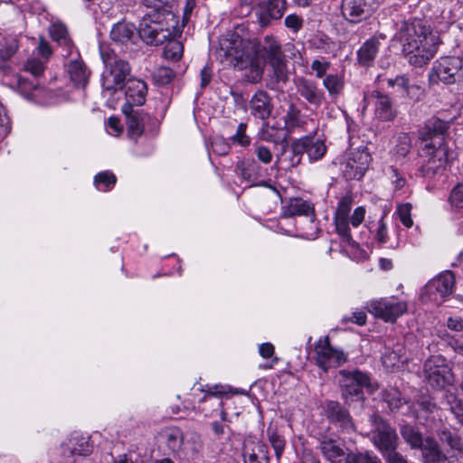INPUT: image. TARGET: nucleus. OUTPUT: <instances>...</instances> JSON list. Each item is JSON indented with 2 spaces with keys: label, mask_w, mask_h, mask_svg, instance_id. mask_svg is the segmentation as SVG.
Masks as SVG:
<instances>
[{
  "label": "nucleus",
  "mask_w": 463,
  "mask_h": 463,
  "mask_svg": "<svg viewBox=\"0 0 463 463\" xmlns=\"http://www.w3.org/2000/svg\"><path fill=\"white\" fill-rule=\"evenodd\" d=\"M220 49L234 68L244 71L245 79L251 83L261 80L266 59L283 55L279 42L271 35L265 36L263 44L260 45L231 33L221 40Z\"/></svg>",
  "instance_id": "f257e3e1"
},
{
  "label": "nucleus",
  "mask_w": 463,
  "mask_h": 463,
  "mask_svg": "<svg viewBox=\"0 0 463 463\" xmlns=\"http://www.w3.org/2000/svg\"><path fill=\"white\" fill-rule=\"evenodd\" d=\"M450 121L441 119L438 117H431L426 122L421 132V137L425 141L421 148V156L426 157V167L429 171L436 172L445 166L452 157L443 137L438 140L430 141L433 137H444L449 128Z\"/></svg>",
  "instance_id": "f03ea898"
},
{
  "label": "nucleus",
  "mask_w": 463,
  "mask_h": 463,
  "mask_svg": "<svg viewBox=\"0 0 463 463\" xmlns=\"http://www.w3.org/2000/svg\"><path fill=\"white\" fill-rule=\"evenodd\" d=\"M402 52L410 64L426 65L437 52L436 37L420 24H412L402 38Z\"/></svg>",
  "instance_id": "7ed1b4c3"
},
{
  "label": "nucleus",
  "mask_w": 463,
  "mask_h": 463,
  "mask_svg": "<svg viewBox=\"0 0 463 463\" xmlns=\"http://www.w3.org/2000/svg\"><path fill=\"white\" fill-rule=\"evenodd\" d=\"M146 7L156 9L153 14H146L139 24L137 33L139 37L150 45H160L171 36L172 33L168 28L163 27V22L160 20L162 15H171L174 18V13L169 5L170 0H141Z\"/></svg>",
  "instance_id": "20e7f679"
},
{
  "label": "nucleus",
  "mask_w": 463,
  "mask_h": 463,
  "mask_svg": "<svg viewBox=\"0 0 463 463\" xmlns=\"http://www.w3.org/2000/svg\"><path fill=\"white\" fill-rule=\"evenodd\" d=\"M371 161L372 156L366 146H351L341 162L340 170L346 180H359L364 175Z\"/></svg>",
  "instance_id": "39448f33"
},
{
  "label": "nucleus",
  "mask_w": 463,
  "mask_h": 463,
  "mask_svg": "<svg viewBox=\"0 0 463 463\" xmlns=\"http://www.w3.org/2000/svg\"><path fill=\"white\" fill-rule=\"evenodd\" d=\"M462 67L463 60L460 57H441L434 61L429 73V80L432 84H454L463 77Z\"/></svg>",
  "instance_id": "423d86ee"
},
{
  "label": "nucleus",
  "mask_w": 463,
  "mask_h": 463,
  "mask_svg": "<svg viewBox=\"0 0 463 463\" xmlns=\"http://www.w3.org/2000/svg\"><path fill=\"white\" fill-rule=\"evenodd\" d=\"M104 63L109 68L108 74L102 76V88L106 90L116 92L123 90L127 77L130 75L131 67L129 63L122 59H112L109 54L101 52Z\"/></svg>",
  "instance_id": "0eeeda50"
},
{
  "label": "nucleus",
  "mask_w": 463,
  "mask_h": 463,
  "mask_svg": "<svg viewBox=\"0 0 463 463\" xmlns=\"http://www.w3.org/2000/svg\"><path fill=\"white\" fill-rule=\"evenodd\" d=\"M454 287V274L443 271L427 282L420 291V298L424 302L441 303L453 293Z\"/></svg>",
  "instance_id": "6e6552de"
},
{
  "label": "nucleus",
  "mask_w": 463,
  "mask_h": 463,
  "mask_svg": "<svg viewBox=\"0 0 463 463\" xmlns=\"http://www.w3.org/2000/svg\"><path fill=\"white\" fill-rule=\"evenodd\" d=\"M366 307L376 317L385 322L393 323L407 312L408 304L395 297H390L371 300L367 303Z\"/></svg>",
  "instance_id": "1a4fd4ad"
},
{
  "label": "nucleus",
  "mask_w": 463,
  "mask_h": 463,
  "mask_svg": "<svg viewBox=\"0 0 463 463\" xmlns=\"http://www.w3.org/2000/svg\"><path fill=\"white\" fill-rule=\"evenodd\" d=\"M370 421L373 426V443L380 450L382 455L395 450L398 446V436L395 430L376 414L370 417Z\"/></svg>",
  "instance_id": "9d476101"
},
{
  "label": "nucleus",
  "mask_w": 463,
  "mask_h": 463,
  "mask_svg": "<svg viewBox=\"0 0 463 463\" xmlns=\"http://www.w3.org/2000/svg\"><path fill=\"white\" fill-rule=\"evenodd\" d=\"M338 381L346 403L361 400L363 387L369 383L368 376L359 371H340Z\"/></svg>",
  "instance_id": "9b49d317"
},
{
  "label": "nucleus",
  "mask_w": 463,
  "mask_h": 463,
  "mask_svg": "<svg viewBox=\"0 0 463 463\" xmlns=\"http://www.w3.org/2000/svg\"><path fill=\"white\" fill-rule=\"evenodd\" d=\"M315 359L318 367L326 372L329 368L341 366L347 356L342 350L331 346L328 336H325L315 345Z\"/></svg>",
  "instance_id": "f8f14e48"
},
{
  "label": "nucleus",
  "mask_w": 463,
  "mask_h": 463,
  "mask_svg": "<svg viewBox=\"0 0 463 463\" xmlns=\"http://www.w3.org/2000/svg\"><path fill=\"white\" fill-rule=\"evenodd\" d=\"M291 152L293 156L291 158L290 165H298L301 161V156L307 153L311 162L321 159L326 152V146L323 140L312 137H304L291 145Z\"/></svg>",
  "instance_id": "ddd939ff"
},
{
  "label": "nucleus",
  "mask_w": 463,
  "mask_h": 463,
  "mask_svg": "<svg viewBox=\"0 0 463 463\" xmlns=\"http://www.w3.org/2000/svg\"><path fill=\"white\" fill-rule=\"evenodd\" d=\"M424 374L428 383L434 388H443L451 381V369L441 355H434L426 360Z\"/></svg>",
  "instance_id": "4468645a"
},
{
  "label": "nucleus",
  "mask_w": 463,
  "mask_h": 463,
  "mask_svg": "<svg viewBox=\"0 0 463 463\" xmlns=\"http://www.w3.org/2000/svg\"><path fill=\"white\" fill-rule=\"evenodd\" d=\"M352 196L345 195L339 200L334 214V222L336 232L343 239V241L348 244L354 243L349 229V213L352 209Z\"/></svg>",
  "instance_id": "2eb2a0df"
},
{
  "label": "nucleus",
  "mask_w": 463,
  "mask_h": 463,
  "mask_svg": "<svg viewBox=\"0 0 463 463\" xmlns=\"http://www.w3.org/2000/svg\"><path fill=\"white\" fill-rule=\"evenodd\" d=\"M372 0H342L341 14L349 23L357 24L372 14Z\"/></svg>",
  "instance_id": "dca6fc26"
},
{
  "label": "nucleus",
  "mask_w": 463,
  "mask_h": 463,
  "mask_svg": "<svg viewBox=\"0 0 463 463\" xmlns=\"http://www.w3.org/2000/svg\"><path fill=\"white\" fill-rule=\"evenodd\" d=\"M235 174L241 178V184L247 186L257 185L260 180L266 174L257 161L252 158H243L237 162L235 165Z\"/></svg>",
  "instance_id": "f3484780"
},
{
  "label": "nucleus",
  "mask_w": 463,
  "mask_h": 463,
  "mask_svg": "<svg viewBox=\"0 0 463 463\" xmlns=\"http://www.w3.org/2000/svg\"><path fill=\"white\" fill-rule=\"evenodd\" d=\"M126 102L122 108H134L135 106H142L146 98L147 85L139 79H128L124 84Z\"/></svg>",
  "instance_id": "a211bd4d"
},
{
  "label": "nucleus",
  "mask_w": 463,
  "mask_h": 463,
  "mask_svg": "<svg viewBox=\"0 0 463 463\" xmlns=\"http://www.w3.org/2000/svg\"><path fill=\"white\" fill-rule=\"evenodd\" d=\"M287 8L286 0H266L259 5L257 16L261 26H268L272 20L280 19Z\"/></svg>",
  "instance_id": "6ab92c4d"
},
{
  "label": "nucleus",
  "mask_w": 463,
  "mask_h": 463,
  "mask_svg": "<svg viewBox=\"0 0 463 463\" xmlns=\"http://www.w3.org/2000/svg\"><path fill=\"white\" fill-rule=\"evenodd\" d=\"M374 106V114L382 121H391L396 117L392 99L379 91H373L367 98Z\"/></svg>",
  "instance_id": "aec40b11"
},
{
  "label": "nucleus",
  "mask_w": 463,
  "mask_h": 463,
  "mask_svg": "<svg viewBox=\"0 0 463 463\" xmlns=\"http://www.w3.org/2000/svg\"><path fill=\"white\" fill-rule=\"evenodd\" d=\"M297 92L307 102L316 107H319L325 95L322 90L318 89L316 82L303 77L297 78L295 80Z\"/></svg>",
  "instance_id": "412c9836"
},
{
  "label": "nucleus",
  "mask_w": 463,
  "mask_h": 463,
  "mask_svg": "<svg viewBox=\"0 0 463 463\" xmlns=\"http://www.w3.org/2000/svg\"><path fill=\"white\" fill-rule=\"evenodd\" d=\"M249 109L254 118L266 120L273 109L271 98L266 91L259 90L251 97Z\"/></svg>",
  "instance_id": "4be33fe9"
},
{
  "label": "nucleus",
  "mask_w": 463,
  "mask_h": 463,
  "mask_svg": "<svg viewBox=\"0 0 463 463\" xmlns=\"http://www.w3.org/2000/svg\"><path fill=\"white\" fill-rule=\"evenodd\" d=\"M122 112L126 117L128 133L132 137H139L144 133L145 121L148 118V114L143 109L134 108H122Z\"/></svg>",
  "instance_id": "5701e85b"
},
{
  "label": "nucleus",
  "mask_w": 463,
  "mask_h": 463,
  "mask_svg": "<svg viewBox=\"0 0 463 463\" xmlns=\"http://www.w3.org/2000/svg\"><path fill=\"white\" fill-rule=\"evenodd\" d=\"M315 213L314 205L302 198H290L282 202L281 219H288L293 216H309Z\"/></svg>",
  "instance_id": "b1692460"
},
{
  "label": "nucleus",
  "mask_w": 463,
  "mask_h": 463,
  "mask_svg": "<svg viewBox=\"0 0 463 463\" xmlns=\"http://www.w3.org/2000/svg\"><path fill=\"white\" fill-rule=\"evenodd\" d=\"M389 87H397L402 91V95L412 101H419L423 96V89L416 83L411 82L405 74L397 75L393 79H388Z\"/></svg>",
  "instance_id": "393cba45"
},
{
  "label": "nucleus",
  "mask_w": 463,
  "mask_h": 463,
  "mask_svg": "<svg viewBox=\"0 0 463 463\" xmlns=\"http://www.w3.org/2000/svg\"><path fill=\"white\" fill-rule=\"evenodd\" d=\"M70 79L76 88L85 89L89 83L90 71L85 62L79 56L78 59L71 61L68 65Z\"/></svg>",
  "instance_id": "a878e982"
},
{
  "label": "nucleus",
  "mask_w": 463,
  "mask_h": 463,
  "mask_svg": "<svg viewBox=\"0 0 463 463\" xmlns=\"http://www.w3.org/2000/svg\"><path fill=\"white\" fill-rule=\"evenodd\" d=\"M50 37L60 47H62L66 53L65 57L71 54V51L74 48V43L70 36L67 26L61 22H55L52 24L49 28Z\"/></svg>",
  "instance_id": "bb28decb"
},
{
  "label": "nucleus",
  "mask_w": 463,
  "mask_h": 463,
  "mask_svg": "<svg viewBox=\"0 0 463 463\" xmlns=\"http://www.w3.org/2000/svg\"><path fill=\"white\" fill-rule=\"evenodd\" d=\"M405 353V348L402 344L394 345L392 349H391L389 346H386L385 351L382 356L383 366L387 370L391 371L402 368L404 363L407 361Z\"/></svg>",
  "instance_id": "cd10ccee"
},
{
  "label": "nucleus",
  "mask_w": 463,
  "mask_h": 463,
  "mask_svg": "<svg viewBox=\"0 0 463 463\" xmlns=\"http://www.w3.org/2000/svg\"><path fill=\"white\" fill-rule=\"evenodd\" d=\"M384 38L385 37L382 36V34L379 36L375 35L363 43L357 51V61L359 64L368 67L373 62L381 44L380 39Z\"/></svg>",
  "instance_id": "c85d7f7f"
},
{
  "label": "nucleus",
  "mask_w": 463,
  "mask_h": 463,
  "mask_svg": "<svg viewBox=\"0 0 463 463\" xmlns=\"http://www.w3.org/2000/svg\"><path fill=\"white\" fill-rule=\"evenodd\" d=\"M269 66V76L270 77L269 85L274 88V84L286 82L288 80V70L285 55L270 57L265 60V64Z\"/></svg>",
  "instance_id": "c756f323"
},
{
  "label": "nucleus",
  "mask_w": 463,
  "mask_h": 463,
  "mask_svg": "<svg viewBox=\"0 0 463 463\" xmlns=\"http://www.w3.org/2000/svg\"><path fill=\"white\" fill-rule=\"evenodd\" d=\"M420 449L425 463H445L447 461V456L432 438H426Z\"/></svg>",
  "instance_id": "7c9ffc66"
},
{
  "label": "nucleus",
  "mask_w": 463,
  "mask_h": 463,
  "mask_svg": "<svg viewBox=\"0 0 463 463\" xmlns=\"http://www.w3.org/2000/svg\"><path fill=\"white\" fill-rule=\"evenodd\" d=\"M326 411L327 416L332 420L338 422L342 428L347 430L353 429V423L348 411L342 408L337 402H328L326 403Z\"/></svg>",
  "instance_id": "2f4dec72"
},
{
  "label": "nucleus",
  "mask_w": 463,
  "mask_h": 463,
  "mask_svg": "<svg viewBox=\"0 0 463 463\" xmlns=\"http://www.w3.org/2000/svg\"><path fill=\"white\" fill-rule=\"evenodd\" d=\"M320 449L326 459L331 463H344L347 454L334 439H325L320 443Z\"/></svg>",
  "instance_id": "473e14b6"
},
{
  "label": "nucleus",
  "mask_w": 463,
  "mask_h": 463,
  "mask_svg": "<svg viewBox=\"0 0 463 463\" xmlns=\"http://www.w3.org/2000/svg\"><path fill=\"white\" fill-rule=\"evenodd\" d=\"M136 27L129 23H118L113 25L110 31L112 41L124 44L132 40L135 35Z\"/></svg>",
  "instance_id": "72a5a7b5"
},
{
  "label": "nucleus",
  "mask_w": 463,
  "mask_h": 463,
  "mask_svg": "<svg viewBox=\"0 0 463 463\" xmlns=\"http://www.w3.org/2000/svg\"><path fill=\"white\" fill-rule=\"evenodd\" d=\"M118 178L112 171L105 170L94 175L93 184L98 191L106 193L115 187Z\"/></svg>",
  "instance_id": "f704fd0d"
},
{
  "label": "nucleus",
  "mask_w": 463,
  "mask_h": 463,
  "mask_svg": "<svg viewBox=\"0 0 463 463\" xmlns=\"http://www.w3.org/2000/svg\"><path fill=\"white\" fill-rule=\"evenodd\" d=\"M243 458L245 463H269L267 447L260 442L256 443L251 450L245 448Z\"/></svg>",
  "instance_id": "c9c22d12"
},
{
  "label": "nucleus",
  "mask_w": 463,
  "mask_h": 463,
  "mask_svg": "<svg viewBox=\"0 0 463 463\" xmlns=\"http://www.w3.org/2000/svg\"><path fill=\"white\" fill-rule=\"evenodd\" d=\"M286 133L284 130L275 128L269 126L267 122H263L260 129L258 132L259 139L262 141L279 143L286 138Z\"/></svg>",
  "instance_id": "e433bc0d"
},
{
  "label": "nucleus",
  "mask_w": 463,
  "mask_h": 463,
  "mask_svg": "<svg viewBox=\"0 0 463 463\" xmlns=\"http://www.w3.org/2000/svg\"><path fill=\"white\" fill-rule=\"evenodd\" d=\"M323 85L326 89L329 96L337 97L343 90L345 86V80L339 74H328L323 80Z\"/></svg>",
  "instance_id": "4c0bfd02"
},
{
  "label": "nucleus",
  "mask_w": 463,
  "mask_h": 463,
  "mask_svg": "<svg viewBox=\"0 0 463 463\" xmlns=\"http://www.w3.org/2000/svg\"><path fill=\"white\" fill-rule=\"evenodd\" d=\"M401 433L404 440L411 449H420L424 444L421 434L413 427L404 425L402 427Z\"/></svg>",
  "instance_id": "58836bf2"
},
{
  "label": "nucleus",
  "mask_w": 463,
  "mask_h": 463,
  "mask_svg": "<svg viewBox=\"0 0 463 463\" xmlns=\"http://www.w3.org/2000/svg\"><path fill=\"white\" fill-rule=\"evenodd\" d=\"M71 441L72 442V454L79 456H89L92 453L93 445L90 443V437L77 436L73 437Z\"/></svg>",
  "instance_id": "ea45409f"
},
{
  "label": "nucleus",
  "mask_w": 463,
  "mask_h": 463,
  "mask_svg": "<svg viewBox=\"0 0 463 463\" xmlns=\"http://www.w3.org/2000/svg\"><path fill=\"white\" fill-rule=\"evenodd\" d=\"M439 438L441 443L447 444L451 449L463 454V440L449 430H439Z\"/></svg>",
  "instance_id": "a19ab883"
},
{
  "label": "nucleus",
  "mask_w": 463,
  "mask_h": 463,
  "mask_svg": "<svg viewBox=\"0 0 463 463\" xmlns=\"http://www.w3.org/2000/svg\"><path fill=\"white\" fill-rule=\"evenodd\" d=\"M18 42L14 38L5 39L0 43V68L3 69L2 63L9 61L18 50Z\"/></svg>",
  "instance_id": "79ce46f5"
},
{
  "label": "nucleus",
  "mask_w": 463,
  "mask_h": 463,
  "mask_svg": "<svg viewBox=\"0 0 463 463\" xmlns=\"http://www.w3.org/2000/svg\"><path fill=\"white\" fill-rule=\"evenodd\" d=\"M267 435L269 441L270 442L275 451V456L277 459L279 460L284 452L286 440L283 436L279 435L276 430H272L271 428H269L267 430Z\"/></svg>",
  "instance_id": "37998d69"
},
{
  "label": "nucleus",
  "mask_w": 463,
  "mask_h": 463,
  "mask_svg": "<svg viewBox=\"0 0 463 463\" xmlns=\"http://www.w3.org/2000/svg\"><path fill=\"white\" fill-rule=\"evenodd\" d=\"M152 79L157 86L168 85L174 80V71L169 67L161 66L153 72Z\"/></svg>",
  "instance_id": "c03bdc74"
},
{
  "label": "nucleus",
  "mask_w": 463,
  "mask_h": 463,
  "mask_svg": "<svg viewBox=\"0 0 463 463\" xmlns=\"http://www.w3.org/2000/svg\"><path fill=\"white\" fill-rule=\"evenodd\" d=\"M247 128V124L243 122L238 125L236 132L230 138L232 144L238 145L241 147H247L250 145L251 138L246 133Z\"/></svg>",
  "instance_id": "a18cd8bd"
},
{
  "label": "nucleus",
  "mask_w": 463,
  "mask_h": 463,
  "mask_svg": "<svg viewBox=\"0 0 463 463\" xmlns=\"http://www.w3.org/2000/svg\"><path fill=\"white\" fill-rule=\"evenodd\" d=\"M449 203L452 210H463V183L452 188L449 196Z\"/></svg>",
  "instance_id": "49530a36"
},
{
  "label": "nucleus",
  "mask_w": 463,
  "mask_h": 463,
  "mask_svg": "<svg viewBox=\"0 0 463 463\" xmlns=\"http://www.w3.org/2000/svg\"><path fill=\"white\" fill-rule=\"evenodd\" d=\"M411 147V137L406 133H401L398 135L396 144L393 148L395 155L399 157H404L408 155Z\"/></svg>",
  "instance_id": "de8ad7c7"
},
{
  "label": "nucleus",
  "mask_w": 463,
  "mask_h": 463,
  "mask_svg": "<svg viewBox=\"0 0 463 463\" xmlns=\"http://www.w3.org/2000/svg\"><path fill=\"white\" fill-rule=\"evenodd\" d=\"M285 128L288 130L299 127L301 124L300 110L293 104H290L284 117Z\"/></svg>",
  "instance_id": "09e8293b"
},
{
  "label": "nucleus",
  "mask_w": 463,
  "mask_h": 463,
  "mask_svg": "<svg viewBox=\"0 0 463 463\" xmlns=\"http://www.w3.org/2000/svg\"><path fill=\"white\" fill-rule=\"evenodd\" d=\"M344 463H382V461L377 456L366 452L348 453Z\"/></svg>",
  "instance_id": "8fccbe9b"
},
{
  "label": "nucleus",
  "mask_w": 463,
  "mask_h": 463,
  "mask_svg": "<svg viewBox=\"0 0 463 463\" xmlns=\"http://www.w3.org/2000/svg\"><path fill=\"white\" fill-rule=\"evenodd\" d=\"M306 227H301V236L307 240H314L319 232V227L316 222L315 213L310 214Z\"/></svg>",
  "instance_id": "3c124183"
},
{
  "label": "nucleus",
  "mask_w": 463,
  "mask_h": 463,
  "mask_svg": "<svg viewBox=\"0 0 463 463\" xmlns=\"http://www.w3.org/2000/svg\"><path fill=\"white\" fill-rule=\"evenodd\" d=\"M212 150L218 156H225L231 150V145L223 137H216L212 141Z\"/></svg>",
  "instance_id": "603ef678"
},
{
  "label": "nucleus",
  "mask_w": 463,
  "mask_h": 463,
  "mask_svg": "<svg viewBox=\"0 0 463 463\" xmlns=\"http://www.w3.org/2000/svg\"><path fill=\"white\" fill-rule=\"evenodd\" d=\"M387 175L394 191H399L405 186L406 179L394 166L389 167Z\"/></svg>",
  "instance_id": "864d4df0"
},
{
  "label": "nucleus",
  "mask_w": 463,
  "mask_h": 463,
  "mask_svg": "<svg viewBox=\"0 0 463 463\" xmlns=\"http://www.w3.org/2000/svg\"><path fill=\"white\" fill-rule=\"evenodd\" d=\"M254 151L258 160L261 163L269 165L272 162L273 154L268 146L256 142Z\"/></svg>",
  "instance_id": "5fc2aeb1"
},
{
  "label": "nucleus",
  "mask_w": 463,
  "mask_h": 463,
  "mask_svg": "<svg viewBox=\"0 0 463 463\" xmlns=\"http://www.w3.org/2000/svg\"><path fill=\"white\" fill-rule=\"evenodd\" d=\"M303 24V18L297 14H288L284 20L285 26L294 33H298L302 29Z\"/></svg>",
  "instance_id": "6e6d98bb"
},
{
  "label": "nucleus",
  "mask_w": 463,
  "mask_h": 463,
  "mask_svg": "<svg viewBox=\"0 0 463 463\" xmlns=\"http://www.w3.org/2000/svg\"><path fill=\"white\" fill-rule=\"evenodd\" d=\"M24 70L38 78L44 72V64L38 59H28L24 64Z\"/></svg>",
  "instance_id": "4d7b16f0"
},
{
  "label": "nucleus",
  "mask_w": 463,
  "mask_h": 463,
  "mask_svg": "<svg viewBox=\"0 0 463 463\" xmlns=\"http://www.w3.org/2000/svg\"><path fill=\"white\" fill-rule=\"evenodd\" d=\"M411 205L410 203H403L398 206L397 213L399 214L401 222L407 228L412 226V219L411 217Z\"/></svg>",
  "instance_id": "13d9d810"
},
{
  "label": "nucleus",
  "mask_w": 463,
  "mask_h": 463,
  "mask_svg": "<svg viewBox=\"0 0 463 463\" xmlns=\"http://www.w3.org/2000/svg\"><path fill=\"white\" fill-rule=\"evenodd\" d=\"M312 71L316 72L317 78H322L326 75L330 67V62L327 61L314 60L310 65Z\"/></svg>",
  "instance_id": "bf43d9fd"
},
{
  "label": "nucleus",
  "mask_w": 463,
  "mask_h": 463,
  "mask_svg": "<svg viewBox=\"0 0 463 463\" xmlns=\"http://www.w3.org/2000/svg\"><path fill=\"white\" fill-rule=\"evenodd\" d=\"M11 130V121L5 108L0 105V136H6Z\"/></svg>",
  "instance_id": "052dcab7"
},
{
  "label": "nucleus",
  "mask_w": 463,
  "mask_h": 463,
  "mask_svg": "<svg viewBox=\"0 0 463 463\" xmlns=\"http://www.w3.org/2000/svg\"><path fill=\"white\" fill-rule=\"evenodd\" d=\"M364 216L365 208L359 206L355 208L353 214L349 216V223H351L353 227H358L364 222Z\"/></svg>",
  "instance_id": "680f3d73"
},
{
  "label": "nucleus",
  "mask_w": 463,
  "mask_h": 463,
  "mask_svg": "<svg viewBox=\"0 0 463 463\" xmlns=\"http://www.w3.org/2000/svg\"><path fill=\"white\" fill-rule=\"evenodd\" d=\"M38 53L45 59H49L52 54L51 44L46 41L43 36H40L38 43Z\"/></svg>",
  "instance_id": "e2e57ef3"
},
{
  "label": "nucleus",
  "mask_w": 463,
  "mask_h": 463,
  "mask_svg": "<svg viewBox=\"0 0 463 463\" xmlns=\"http://www.w3.org/2000/svg\"><path fill=\"white\" fill-rule=\"evenodd\" d=\"M375 233L376 239L380 243L383 244L387 241V227L386 223L383 221V215L378 221Z\"/></svg>",
  "instance_id": "0e129e2a"
},
{
  "label": "nucleus",
  "mask_w": 463,
  "mask_h": 463,
  "mask_svg": "<svg viewBox=\"0 0 463 463\" xmlns=\"http://www.w3.org/2000/svg\"><path fill=\"white\" fill-rule=\"evenodd\" d=\"M386 460V463H408L407 459L399 452L392 450L383 455Z\"/></svg>",
  "instance_id": "69168bd1"
},
{
  "label": "nucleus",
  "mask_w": 463,
  "mask_h": 463,
  "mask_svg": "<svg viewBox=\"0 0 463 463\" xmlns=\"http://www.w3.org/2000/svg\"><path fill=\"white\" fill-rule=\"evenodd\" d=\"M195 4H196L195 0H186L185 5L184 8L183 17H182V24H181L182 27H184L186 25V24L188 23L191 14L195 6Z\"/></svg>",
  "instance_id": "338daca9"
},
{
  "label": "nucleus",
  "mask_w": 463,
  "mask_h": 463,
  "mask_svg": "<svg viewBox=\"0 0 463 463\" xmlns=\"http://www.w3.org/2000/svg\"><path fill=\"white\" fill-rule=\"evenodd\" d=\"M386 401L389 403V406L392 410L400 408L403 403L400 392L396 390L393 391L392 398L390 397V395L386 397Z\"/></svg>",
  "instance_id": "774afa93"
}]
</instances>
